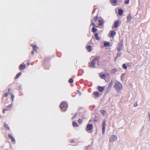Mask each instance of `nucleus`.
<instances>
[{
    "label": "nucleus",
    "instance_id": "nucleus-1",
    "mask_svg": "<svg viewBox=\"0 0 150 150\" xmlns=\"http://www.w3.org/2000/svg\"><path fill=\"white\" fill-rule=\"evenodd\" d=\"M100 56H98L94 58L91 62V64H89L88 66L89 67H94L96 64V62L97 61L98 62L100 59Z\"/></svg>",
    "mask_w": 150,
    "mask_h": 150
},
{
    "label": "nucleus",
    "instance_id": "nucleus-2",
    "mask_svg": "<svg viewBox=\"0 0 150 150\" xmlns=\"http://www.w3.org/2000/svg\"><path fill=\"white\" fill-rule=\"evenodd\" d=\"M60 106L62 111H65L68 108V104L67 102H63L61 104Z\"/></svg>",
    "mask_w": 150,
    "mask_h": 150
},
{
    "label": "nucleus",
    "instance_id": "nucleus-3",
    "mask_svg": "<svg viewBox=\"0 0 150 150\" xmlns=\"http://www.w3.org/2000/svg\"><path fill=\"white\" fill-rule=\"evenodd\" d=\"M122 85L118 81H116L115 84L114 86V87L116 90L117 91H120Z\"/></svg>",
    "mask_w": 150,
    "mask_h": 150
},
{
    "label": "nucleus",
    "instance_id": "nucleus-4",
    "mask_svg": "<svg viewBox=\"0 0 150 150\" xmlns=\"http://www.w3.org/2000/svg\"><path fill=\"white\" fill-rule=\"evenodd\" d=\"M98 19V16H96L93 18L91 20V25H92L94 27H98L96 25L95 23L97 21Z\"/></svg>",
    "mask_w": 150,
    "mask_h": 150
},
{
    "label": "nucleus",
    "instance_id": "nucleus-5",
    "mask_svg": "<svg viewBox=\"0 0 150 150\" xmlns=\"http://www.w3.org/2000/svg\"><path fill=\"white\" fill-rule=\"evenodd\" d=\"M93 129V125L91 124H88L86 128V131L89 132H91L90 131Z\"/></svg>",
    "mask_w": 150,
    "mask_h": 150
},
{
    "label": "nucleus",
    "instance_id": "nucleus-6",
    "mask_svg": "<svg viewBox=\"0 0 150 150\" xmlns=\"http://www.w3.org/2000/svg\"><path fill=\"white\" fill-rule=\"evenodd\" d=\"M13 106V104L11 103L7 106L2 111V113L4 114L5 113L6 111H8L11 110Z\"/></svg>",
    "mask_w": 150,
    "mask_h": 150
},
{
    "label": "nucleus",
    "instance_id": "nucleus-7",
    "mask_svg": "<svg viewBox=\"0 0 150 150\" xmlns=\"http://www.w3.org/2000/svg\"><path fill=\"white\" fill-rule=\"evenodd\" d=\"M107 76H108L109 77V78H110V76L108 73H107L106 74H102V73H100L99 74L100 77L102 79H105L106 81V80L105 79Z\"/></svg>",
    "mask_w": 150,
    "mask_h": 150
},
{
    "label": "nucleus",
    "instance_id": "nucleus-8",
    "mask_svg": "<svg viewBox=\"0 0 150 150\" xmlns=\"http://www.w3.org/2000/svg\"><path fill=\"white\" fill-rule=\"evenodd\" d=\"M117 139V137L115 135L110 136L109 138V142H113L116 140Z\"/></svg>",
    "mask_w": 150,
    "mask_h": 150
},
{
    "label": "nucleus",
    "instance_id": "nucleus-9",
    "mask_svg": "<svg viewBox=\"0 0 150 150\" xmlns=\"http://www.w3.org/2000/svg\"><path fill=\"white\" fill-rule=\"evenodd\" d=\"M116 35L115 32L113 30H111L110 31L109 33L108 34V36L110 38H113Z\"/></svg>",
    "mask_w": 150,
    "mask_h": 150
},
{
    "label": "nucleus",
    "instance_id": "nucleus-10",
    "mask_svg": "<svg viewBox=\"0 0 150 150\" xmlns=\"http://www.w3.org/2000/svg\"><path fill=\"white\" fill-rule=\"evenodd\" d=\"M106 122L105 120H104L103 123L102 125V132L103 134H104L105 132V128Z\"/></svg>",
    "mask_w": 150,
    "mask_h": 150
},
{
    "label": "nucleus",
    "instance_id": "nucleus-11",
    "mask_svg": "<svg viewBox=\"0 0 150 150\" xmlns=\"http://www.w3.org/2000/svg\"><path fill=\"white\" fill-rule=\"evenodd\" d=\"M93 95L94 96V97L96 98L100 96V94L98 91H94L93 93Z\"/></svg>",
    "mask_w": 150,
    "mask_h": 150
},
{
    "label": "nucleus",
    "instance_id": "nucleus-12",
    "mask_svg": "<svg viewBox=\"0 0 150 150\" xmlns=\"http://www.w3.org/2000/svg\"><path fill=\"white\" fill-rule=\"evenodd\" d=\"M26 67V66L25 64H21L19 66V69L21 71L23 70Z\"/></svg>",
    "mask_w": 150,
    "mask_h": 150
},
{
    "label": "nucleus",
    "instance_id": "nucleus-13",
    "mask_svg": "<svg viewBox=\"0 0 150 150\" xmlns=\"http://www.w3.org/2000/svg\"><path fill=\"white\" fill-rule=\"evenodd\" d=\"M98 89L100 92H102L105 89V86H98Z\"/></svg>",
    "mask_w": 150,
    "mask_h": 150
},
{
    "label": "nucleus",
    "instance_id": "nucleus-14",
    "mask_svg": "<svg viewBox=\"0 0 150 150\" xmlns=\"http://www.w3.org/2000/svg\"><path fill=\"white\" fill-rule=\"evenodd\" d=\"M99 24L98 25L99 26H103L104 23V21L103 19H100L98 20Z\"/></svg>",
    "mask_w": 150,
    "mask_h": 150
},
{
    "label": "nucleus",
    "instance_id": "nucleus-15",
    "mask_svg": "<svg viewBox=\"0 0 150 150\" xmlns=\"http://www.w3.org/2000/svg\"><path fill=\"white\" fill-rule=\"evenodd\" d=\"M119 25V22L118 21H115L114 23V27L116 28Z\"/></svg>",
    "mask_w": 150,
    "mask_h": 150
},
{
    "label": "nucleus",
    "instance_id": "nucleus-16",
    "mask_svg": "<svg viewBox=\"0 0 150 150\" xmlns=\"http://www.w3.org/2000/svg\"><path fill=\"white\" fill-rule=\"evenodd\" d=\"M132 17L129 14H128L127 17V20L126 22L128 23L129 22L131 19Z\"/></svg>",
    "mask_w": 150,
    "mask_h": 150
},
{
    "label": "nucleus",
    "instance_id": "nucleus-17",
    "mask_svg": "<svg viewBox=\"0 0 150 150\" xmlns=\"http://www.w3.org/2000/svg\"><path fill=\"white\" fill-rule=\"evenodd\" d=\"M122 43L120 42L118 44V47H117V50L119 51H120L122 48Z\"/></svg>",
    "mask_w": 150,
    "mask_h": 150
},
{
    "label": "nucleus",
    "instance_id": "nucleus-18",
    "mask_svg": "<svg viewBox=\"0 0 150 150\" xmlns=\"http://www.w3.org/2000/svg\"><path fill=\"white\" fill-rule=\"evenodd\" d=\"M110 2L112 5H116L117 2V0H110Z\"/></svg>",
    "mask_w": 150,
    "mask_h": 150
},
{
    "label": "nucleus",
    "instance_id": "nucleus-19",
    "mask_svg": "<svg viewBox=\"0 0 150 150\" xmlns=\"http://www.w3.org/2000/svg\"><path fill=\"white\" fill-rule=\"evenodd\" d=\"M86 49L88 52H90L92 50V47L90 45L87 46L86 47Z\"/></svg>",
    "mask_w": 150,
    "mask_h": 150
},
{
    "label": "nucleus",
    "instance_id": "nucleus-20",
    "mask_svg": "<svg viewBox=\"0 0 150 150\" xmlns=\"http://www.w3.org/2000/svg\"><path fill=\"white\" fill-rule=\"evenodd\" d=\"M31 45L33 47V50L35 51H37L38 49V47H37L35 45L31 44Z\"/></svg>",
    "mask_w": 150,
    "mask_h": 150
},
{
    "label": "nucleus",
    "instance_id": "nucleus-21",
    "mask_svg": "<svg viewBox=\"0 0 150 150\" xmlns=\"http://www.w3.org/2000/svg\"><path fill=\"white\" fill-rule=\"evenodd\" d=\"M8 137L9 138L11 139V141L12 142H15V140L14 138V137L12 136L11 134H8Z\"/></svg>",
    "mask_w": 150,
    "mask_h": 150
},
{
    "label": "nucleus",
    "instance_id": "nucleus-22",
    "mask_svg": "<svg viewBox=\"0 0 150 150\" xmlns=\"http://www.w3.org/2000/svg\"><path fill=\"white\" fill-rule=\"evenodd\" d=\"M112 85V81L110 83L109 86L107 88V90H108V91H109Z\"/></svg>",
    "mask_w": 150,
    "mask_h": 150
},
{
    "label": "nucleus",
    "instance_id": "nucleus-23",
    "mask_svg": "<svg viewBox=\"0 0 150 150\" xmlns=\"http://www.w3.org/2000/svg\"><path fill=\"white\" fill-rule=\"evenodd\" d=\"M94 35L96 39L97 40H100V38L98 36V33H95Z\"/></svg>",
    "mask_w": 150,
    "mask_h": 150
},
{
    "label": "nucleus",
    "instance_id": "nucleus-24",
    "mask_svg": "<svg viewBox=\"0 0 150 150\" xmlns=\"http://www.w3.org/2000/svg\"><path fill=\"white\" fill-rule=\"evenodd\" d=\"M117 71V69H113L111 70V74H113L115 73H116Z\"/></svg>",
    "mask_w": 150,
    "mask_h": 150
},
{
    "label": "nucleus",
    "instance_id": "nucleus-25",
    "mask_svg": "<svg viewBox=\"0 0 150 150\" xmlns=\"http://www.w3.org/2000/svg\"><path fill=\"white\" fill-rule=\"evenodd\" d=\"M4 127H5L6 129L9 130L10 128L8 126L7 124L6 123H4Z\"/></svg>",
    "mask_w": 150,
    "mask_h": 150
},
{
    "label": "nucleus",
    "instance_id": "nucleus-26",
    "mask_svg": "<svg viewBox=\"0 0 150 150\" xmlns=\"http://www.w3.org/2000/svg\"><path fill=\"white\" fill-rule=\"evenodd\" d=\"M73 125L74 127H78V125L76 122L73 121Z\"/></svg>",
    "mask_w": 150,
    "mask_h": 150
},
{
    "label": "nucleus",
    "instance_id": "nucleus-27",
    "mask_svg": "<svg viewBox=\"0 0 150 150\" xmlns=\"http://www.w3.org/2000/svg\"><path fill=\"white\" fill-rule=\"evenodd\" d=\"M122 15V9L120 8L119 9L118 16H121Z\"/></svg>",
    "mask_w": 150,
    "mask_h": 150
},
{
    "label": "nucleus",
    "instance_id": "nucleus-28",
    "mask_svg": "<svg viewBox=\"0 0 150 150\" xmlns=\"http://www.w3.org/2000/svg\"><path fill=\"white\" fill-rule=\"evenodd\" d=\"M8 93H5L3 95L2 97V100L3 99V98L4 97H7L8 96Z\"/></svg>",
    "mask_w": 150,
    "mask_h": 150
},
{
    "label": "nucleus",
    "instance_id": "nucleus-29",
    "mask_svg": "<svg viewBox=\"0 0 150 150\" xmlns=\"http://www.w3.org/2000/svg\"><path fill=\"white\" fill-rule=\"evenodd\" d=\"M21 72L19 73L16 75V76L15 77V78L16 79H18L21 75Z\"/></svg>",
    "mask_w": 150,
    "mask_h": 150
},
{
    "label": "nucleus",
    "instance_id": "nucleus-30",
    "mask_svg": "<svg viewBox=\"0 0 150 150\" xmlns=\"http://www.w3.org/2000/svg\"><path fill=\"white\" fill-rule=\"evenodd\" d=\"M97 29L96 28H95V27L93 26L92 28V31L93 32L95 33L96 32V31H97Z\"/></svg>",
    "mask_w": 150,
    "mask_h": 150
},
{
    "label": "nucleus",
    "instance_id": "nucleus-31",
    "mask_svg": "<svg viewBox=\"0 0 150 150\" xmlns=\"http://www.w3.org/2000/svg\"><path fill=\"white\" fill-rule=\"evenodd\" d=\"M122 68L125 69H126L127 68V67L125 64H122Z\"/></svg>",
    "mask_w": 150,
    "mask_h": 150
},
{
    "label": "nucleus",
    "instance_id": "nucleus-32",
    "mask_svg": "<svg viewBox=\"0 0 150 150\" xmlns=\"http://www.w3.org/2000/svg\"><path fill=\"white\" fill-rule=\"evenodd\" d=\"M110 45V43L109 42H105L104 43V45L105 46H108Z\"/></svg>",
    "mask_w": 150,
    "mask_h": 150
},
{
    "label": "nucleus",
    "instance_id": "nucleus-33",
    "mask_svg": "<svg viewBox=\"0 0 150 150\" xmlns=\"http://www.w3.org/2000/svg\"><path fill=\"white\" fill-rule=\"evenodd\" d=\"M100 112L101 113L103 114L104 116L105 115V111L103 110H100Z\"/></svg>",
    "mask_w": 150,
    "mask_h": 150
},
{
    "label": "nucleus",
    "instance_id": "nucleus-34",
    "mask_svg": "<svg viewBox=\"0 0 150 150\" xmlns=\"http://www.w3.org/2000/svg\"><path fill=\"white\" fill-rule=\"evenodd\" d=\"M73 80L72 78H70L69 79V82L70 83H72L73 82Z\"/></svg>",
    "mask_w": 150,
    "mask_h": 150
},
{
    "label": "nucleus",
    "instance_id": "nucleus-35",
    "mask_svg": "<svg viewBox=\"0 0 150 150\" xmlns=\"http://www.w3.org/2000/svg\"><path fill=\"white\" fill-rule=\"evenodd\" d=\"M83 122V120L81 119H79L78 120V122L79 124H81Z\"/></svg>",
    "mask_w": 150,
    "mask_h": 150
},
{
    "label": "nucleus",
    "instance_id": "nucleus-36",
    "mask_svg": "<svg viewBox=\"0 0 150 150\" xmlns=\"http://www.w3.org/2000/svg\"><path fill=\"white\" fill-rule=\"evenodd\" d=\"M129 0H125V4H128L129 3Z\"/></svg>",
    "mask_w": 150,
    "mask_h": 150
},
{
    "label": "nucleus",
    "instance_id": "nucleus-37",
    "mask_svg": "<svg viewBox=\"0 0 150 150\" xmlns=\"http://www.w3.org/2000/svg\"><path fill=\"white\" fill-rule=\"evenodd\" d=\"M121 53H118L117 54V57H116L115 59V60H116V58L118 57H119L120 56V55H121Z\"/></svg>",
    "mask_w": 150,
    "mask_h": 150
},
{
    "label": "nucleus",
    "instance_id": "nucleus-38",
    "mask_svg": "<svg viewBox=\"0 0 150 150\" xmlns=\"http://www.w3.org/2000/svg\"><path fill=\"white\" fill-rule=\"evenodd\" d=\"M11 98H12V101L13 102V99H14V96L12 93L11 94Z\"/></svg>",
    "mask_w": 150,
    "mask_h": 150
},
{
    "label": "nucleus",
    "instance_id": "nucleus-39",
    "mask_svg": "<svg viewBox=\"0 0 150 150\" xmlns=\"http://www.w3.org/2000/svg\"><path fill=\"white\" fill-rule=\"evenodd\" d=\"M124 120L127 123L128 122L129 119L127 117H125L124 118Z\"/></svg>",
    "mask_w": 150,
    "mask_h": 150
},
{
    "label": "nucleus",
    "instance_id": "nucleus-40",
    "mask_svg": "<svg viewBox=\"0 0 150 150\" xmlns=\"http://www.w3.org/2000/svg\"><path fill=\"white\" fill-rule=\"evenodd\" d=\"M77 115V114L76 113H75L74 116L72 117V119H74L76 117Z\"/></svg>",
    "mask_w": 150,
    "mask_h": 150
},
{
    "label": "nucleus",
    "instance_id": "nucleus-41",
    "mask_svg": "<svg viewBox=\"0 0 150 150\" xmlns=\"http://www.w3.org/2000/svg\"><path fill=\"white\" fill-rule=\"evenodd\" d=\"M138 103H137V102H136V103H135L134 104V107H136L138 106Z\"/></svg>",
    "mask_w": 150,
    "mask_h": 150
},
{
    "label": "nucleus",
    "instance_id": "nucleus-42",
    "mask_svg": "<svg viewBox=\"0 0 150 150\" xmlns=\"http://www.w3.org/2000/svg\"><path fill=\"white\" fill-rule=\"evenodd\" d=\"M8 92H9L10 91V88H9L8 89Z\"/></svg>",
    "mask_w": 150,
    "mask_h": 150
},
{
    "label": "nucleus",
    "instance_id": "nucleus-43",
    "mask_svg": "<svg viewBox=\"0 0 150 150\" xmlns=\"http://www.w3.org/2000/svg\"><path fill=\"white\" fill-rule=\"evenodd\" d=\"M34 52L33 51L32 52V54H34Z\"/></svg>",
    "mask_w": 150,
    "mask_h": 150
},
{
    "label": "nucleus",
    "instance_id": "nucleus-44",
    "mask_svg": "<svg viewBox=\"0 0 150 150\" xmlns=\"http://www.w3.org/2000/svg\"><path fill=\"white\" fill-rule=\"evenodd\" d=\"M125 75V74H122V77H123V76H124Z\"/></svg>",
    "mask_w": 150,
    "mask_h": 150
},
{
    "label": "nucleus",
    "instance_id": "nucleus-45",
    "mask_svg": "<svg viewBox=\"0 0 150 150\" xmlns=\"http://www.w3.org/2000/svg\"><path fill=\"white\" fill-rule=\"evenodd\" d=\"M121 79H122V75L121 76Z\"/></svg>",
    "mask_w": 150,
    "mask_h": 150
},
{
    "label": "nucleus",
    "instance_id": "nucleus-46",
    "mask_svg": "<svg viewBox=\"0 0 150 150\" xmlns=\"http://www.w3.org/2000/svg\"><path fill=\"white\" fill-rule=\"evenodd\" d=\"M122 13H123V10H122Z\"/></svg>",
    "mask_w": 150,
    "mask_h": 150
},
{
    "label": "nucleus",
    "instance_id": "nucleus-47",
    "mask_svg": "<svg viewBox=\"0 0 150 150\" xmlns=\"http://www.w3.org/2000/svg\"><path fill=\"white\" fill-rule=\"evenodd\" d=\"M98 65H99V64H98Z\"/></svg>",
    "mask_w": 150,
    "mask_h": 150
}]
</instances>
